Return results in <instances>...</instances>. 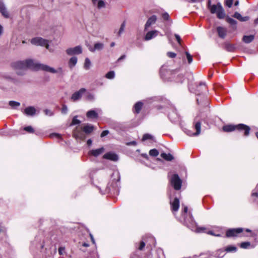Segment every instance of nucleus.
<instances>
[{
  "instance_id": "9b49d317",
  "label": "nucleus",
  "mask_w": 258,
  "mask_h": 258,
  "mask_svg": "<svg viewBox=\"0 0 258 258\" xmlns=\"http://www.w3.org/2000/svg\"><path fill=\"white\" fill-rule=\"evenodd\" d=\"M242 231L243 229L242 228L231 229L226 232V235L227 237L236 236Z\"/></svg>"
},
{
  "instance_id": "a19ab883",
  "label": "nucleus",
  "mask_w": 258,
  "mask_h": 258,
  "mask_svg": "<svg viewBox=\"0 0 258 258\" xmlns=\"http://www.w3.org/2000/svg\"><path fill=\"white\" fill-rule=\"evenodd\" d=\"M153 137L150 134H145L143 137V141H145L148 139H152Z\"/></svg>"
},
{
  "instance_id": "423d86ee",
  "label": "nucleus",
  "mask_w": 258,
  "mask_h": 258,
  "mask_svg": "<svg viewBox=\"0 0 258 258\" xmlns=\"http://www.w3.org/2000/svg\"><path fill=\"white\" fill-rule=\"evenodd\" d=\"M43 69H44V71L47 72L52 74L58 73L60 75H63L64 74V72L62 68L59 67L57 70L53 68H52L48 65H46V66H43Z\"/></svg>"
},
{
  "instance_id": "09e8293b",
  "label": "nucleus",
  "mask_w": 258,
  "mask_h": 258,
  "mask_svg": "<svg viewBox=\"0 0 258 258\" xmlns=\"http://www.w3.org/2000/svg\"><path fill=\"white\" fill-rule=\"evenodd\" d=\"M162 18L165 20H168L169 18V15L168 13H165L163 14Z\"/></svg>"
},
{
  "instance_id": "393cba45",
  "label": "nucleus",
  "mask_w": 258,
  "mask_h": 258,
  "mask_svg": "<svg viewBox=\"0 0 258 258\" xmlns=\"http://www.w3.org/2000/svg\"><path fill=\"white\" fill-rule=\"evenodd\" d=\"M94 130V126L90 124H87L83 127V131L86 134L91 133Z\"/></svg>"
},
{
  "instance_id": "7ed1b4c3",
  "label": "nucleus",
  "mask_w": 258,
  "mask_h": 258,
  "mask_svg": "<svg viewBox=\"0 0 258 258\" xmlns=\"http://www.w3.org/2000/svg\"><path fill=\"white\" fill-rule=\"evenodd\" d=\"M31 43L36 46H45L46 49H49L48 41L41 37H37L32 38Z\"/></svg>"
},
{
  "instance_id": "cd10ccee",
  "label": "nucleus",
  "mask_w": 258,
  "mask_h": 258,
  "mask_svg": "<svg viewBox=\"0 0 258 258\" xmlns=\"http://www.w3.org/2000/svg\"><path fill=\"white\" fill-rule=\"evenodd\" d=\"M161 157L166 161H170L173 159V156L170 154L162 153Z\"/></svg>"
},
{
  "instance_id": "2f4dec72",
  "label": "nucleus",
  "mask_w": 258,
  "mask_h": 258,
  "mask_svg": "<svg viewBox=\"0 0 258 258\" xmlns=\"http://www.w3.org/2000/svg\"><path fill=\"white\" fill-rule=\"evenodd\" d=\"M115 73L114 71H110L108 72L106 75L105 77L108 79H112L114 78Z\"/></svg>"
},
{
  "instance_id": "dca6fc26",
  "label": "nucleus",
  "mask_w": 258,
  "mask_h": 258,
  "mask_svg": "<svg viewBox=\"0 0 258 258\" xmlns=\"http://www.w3.org/2000/svg\"><path fill=\"white\" fill-rule=\"evenodd\" d=\"M103 158L106 159H108L113 161H116L118 160V156L113 153L109 152L103 155Z\"/></svg>"
},
{
  "instance_id": "bb28decb",
  "label": "nucleus",
  "mask_w": 258,
  "mask_h": 258,
  "mask_svg": "<svg viewBox=\"0 0 258 258\" xmlns=\"http://www.w3.org/2000/svg\"><path fill=\"white\" fill-rule=\"evenodd\" d=\"M216 14L218 18L223 19L224 18L225 14L222 6L219 7V9Z\"/></svg>"
},
{
  "instance_id": "4d7b16f0",
  "label": "nucleus",
  "mask_w": 258,
  "mask_h": 258,
  "mask_svg": "<svg viewBox=\"0 0 258 258\" xmlns=\"http://www.w3.org/2000/svg\"><path fill=\"white\" fill-rule=\"evenodd\" d=\"M3 32L4 28L1 25H0V37L2 35Z\"/></svg>"
},
{
  "instance_id": "f03ea898",
  "label": "nucleus",
  "mask_w": 258,
  "mask_h": 258,
  "mask_svg": "<svg viewBox=\"0 0 258 258\" xmlns=\"http://www.w3.org/2000/svg\"><path fill=\"white\" fill-rule=\"evenodd\" d=\"M25 61L26 69L29 68L35 71L42 70L44 71L43 66H46V64L39 63L31 59H26Z\"/></svg>"
},
{
  "instance_id": "2eb2a0df",
  "label": "nucleus",
  "mask_w": 258,
  "mask_h": 258,
  "mask_svg": "<svg viewBox=\"0 0 258 258\" xmlns=\"http://www.w3.org/2000/svg\"><path fill=\"white\" fill-rule=\"evenodd\" d=\"M93 5L100 9L105 7V2L104 0H91Z\"/></svg>"
},
{
  "instance_id": "6ab92c4d",
  "label": "nucleus",
  "mask_w": 258,
  "mask_h": 258,
  "mask_svg": "<svg viewBox=\"0 0 258 258\" xmlns=\"http://www.w3.org/2000/svg\"><path fill=\"white\" fill-rule=\"evenodd\" d=\"M104 151V149L103 147H101L99 149H95V150H92L89 151V155H92L95 157H97L99 156V155L103 153Z\"/></svg>"
},
{
  "instance_id": "de8ad7c7",
  "label": "nucleus",
  "mask_w": 258,
  "mask_h": 258,
  "mask_svg": "<svg viewBox=\"0 0 258 258\" xmlns=\"http://www.w3.org/2000/svg\"><path fill=\"white\" fill-rule=\"evenodd\" d=\"M68 112V107L66 105H63L61 109V112L66 114Z\"/></svg>"
},
{
  "instance_id": "680f3d73",
  "label": "nucleus",
  "mask_w": 258,
  "mask_h": 258,
  "mask_svg": "<svg viewBox=\"0 0 258 258\" xmlns=\"http://www.w3.org/2000/svg\"><path fill=\"white\" fill-rule=\"evenodd\" d=\"M252 196L253 197H257L258 196V194L257 192H253L252 194Z\"/></svg>"
},
{
  "instance_id": "a18cd8bd",
  "label": "nucleus",
  "mask_w": 258,
  "mask_h": 258,
  "mask_svg": "<svg viewBox=\"0 0 258 258\" xmlns=\"http://www.w3.org/2000/svg\"><path fill=\"white\" fill-rule=\"evenodd\" d=\"M167 55L170 58H174L176 56V54L173 52H168Z\"/></svg>"
},
{
  "instance_id": "f3484780",
  "label": "nucleus",
  "mask_w": 258,
  "mask_h": 258,
  "mask_svg": "<svg viewBox=\"0 0 258 258\" xmlns=\"http://www.w3.org/2000/svg\"><path fill=\"white\" fill-rule=\"evenodd\" d=\"M104 45L102 43H97L94 44V47L91 46L88 47L89 50L91 52H95L96 50H100L103 49Z\"/></svg>"
},
{
  "instance_id": "4468645a",
  "label": "nucleus",
  "mask_w": 258,
  "mask_h": 258,
  "mask_svg": "<svg viewBox=\"0 0 258 258\" xmlns=\"http://www.w3.org/2000/svg\"><path fill=\"white\" fill-rule=\"evenodd\" d=\"M158 33L159 31L157 30L150 31L146 34L145 37V40L147 41L150 40L157 36Z\"/></svg>"
},
{
  "instance_id": "13d9d810",
  "label": "nucleus",
  "mask_w": 258,
  "mask_h": 258,
  "mask_svg": "<svg viewBox=\"0 0 258 258\" xmlns=\"http://www.w3.org/2000/svg\"><path fill=\"white\" fill-rule=\"evenodd\" d=\"M51 136H52V137L54 136V137H57V138H60V135H58V134H53V135H51Z\"/></svg>"
},
{
  "instance_id": "b1692460",
  "label": "nucleus",
  "mask_w": 258,
  "mask_h": 258,
  "mask_svg": "<svg viewBox=\"0 0 258 258\" xmlns=\"http://www.w3.org/2000/svg\"><path fill=\"white\" fill-rule=\"evenodd\" d=\"M233 17L241 22L246 21L248 20V19H249L248 17H243L241 15V14L238 12L235 13L233 15Z\"/></svg>"
},
{
  "instance_id": "0e129e2a",
  "label": "nucleus",
  "mask_w": 258,
  "mask_h": 258,
  "mask_svg": "<svg viewBox=\"0 0 258 258\" xmlns=\"http://www.w3.org/2000/svg\"><path fill=\"white\" fill-rule=\"evenodd\" d=\"M130 144H132V145H136V143L135 142H133L131 143Z\"/></svg>"
},
{
  "instance_id": "c756f323",
  "label": "nucleus",
  "mask_w": 258,
  "mask_h": 258,
  "mask_svg": "<svg viewBox=\"0 0 258 258\" xmlns=\"http://www.w3.org/2000/svg\"><path fill=\"white\" fill-rule=\"evenodd\" d=\"M91 65V62L88 58H86L85 60V63L84 67L86 70H89Z\"/></svg>"
},
{
  "instance_id": "5701e85b",
  "label": "nucleus",
  "mask_w": 258,
  "mask_h": 258,
  "mask_svg": "<svg viewBox=\"0 0 258 258\" xmlns=\"http://www.w3.org/2000/svg\"><path fill=\"white\" fill-rule=\"evenodd\" d=\"M86 116L89 118H96L98 117V113L95 110H91L87 112Z\"/></svg>"
},
{
  "instance_id": "0eeeda50",
  "label": "nucleus",
  "mask_w": 258,
  "mask_h": 258,
  "mask_svg": "<svg viewBox=\"0 0 258 258\" xmlns=\"http://www.w3.org/2000/svg\"><path fill=\"white\" fill-rule=\"evenodd\" d=\"M11 67L15 70H25V61H17L11 63Z\"/></svg>"
},
{
  "instance_id": "37998d69",
  "label": "nucleus",
  "mask_w": 258,
  "mask_h": 258,
  "mask_svg": "<svg viewBox=\"0 0 258 258\" xmlns=\"http://www.w3.org/2000/svg\"><path fill=\"white\" fill-rule=\"evenodd\" d=\"M225 5L229 8L231 7L233 3V0H225Z\"/></svg>"
},
{
  "instance_id": "5fc2aeb1",
  "label": "nucleus",
  "mask_w": 258,
  "mask_h": 258,
  "mask_svg": "<svg viewBox=\"0 0 258 258\" xmlns=\"http://www.w3.org/2000/svg\"><path fill=\"white\" fill-rule=\"evenodd\" d=\"M174 36H175V37L176 39L178 41V43L180 44V43H181V38H180V37L179 36V35H178V34H175Z\"/></svg>"
},
{
  "instance_id": "c9c22d12",
  "label": "nucleus",
  "mask_w": 258,
  "mask_h": 258,
  "mask_svg": "<svg viewBox=\"0 0 258 258\" xmlns=\"http://www.w3.org/2000/svg\"><path fill=\"white\" fill-rule=\"evenodd\" d=\"M224 255V251L222 250H219L217 251L215 254V256L216 257H222Z\"/></svg>"
},
{
  "instance_id": "3c124183",
  "label": "nucleus",
  "mask_w": 258,
  "mask_h": 258,
  "mask_svg": "<svg viewBox=\"0 0 258 258\" xmlns=\"http://www.w3.org/2000/svg\"><path fill=\"white\" fill-rule=\"evenodd\" d=\"M109 134V131L107 130L104 131L101 134V137H104Z\"/></svg>"
},
{
  "instance_id": "ddd939ff",
  "label": "nucleus",
  "mask_w": 258,
  "mask_h": 258,
  "mask_svg": "<svg viewBox=\"0 0 258 258\" xmlns=\"http://www.w3.org/2000/svg\"><path fill=\"white\" fill-rule=\"evenodd\" d=\"M217 31L219 37L221 38H224L227 32L226 28L221 26H219L217 28Z\"/></svg>"
},
{
  "instance_id": "79ce46f5",
  "label": "nucleus",
  "mask_w": 258,
  "mask_h": 258,
  "mask_svg": "<svg viewBox=\"0 0 258 258\" xmlns=\"http://www.w3.org/2000/svg\"><path fill=\"white\" fill-rule=\"evenodd\" d=\"M24 130L29 133H33L34 130L31 126H28L24 128Z\"/></svg>"
},
{
  "instance_id": "a878e982",
  "label": "nucleus",
  "mask_w": 258,
  "mask_h": 258,
  "mask_svg": "<svg viewBox=\"0 0 258 258\" xmlns=\"http://www.w3.org/2000/svg\"><path fill=\"white\" fill-rule=\"evenodd\" d=\"M254 35H245L243 37L242 40L246 43H249L251 42L254 39Z\"/></svg>"
},
{
  "instance_id": "4c0bfd02",
  "label": "nucleus",
  "mask_w": 258,
  "mask_h": 258,
  "mask_svg": "<svg viewBox=\"0 0 258 258\" xmlns=\"http://www.w3.org/2000/svg\"><path fill=\"white\" fill-rule=\"evenodd\" d=\"M77 116H74L73 118L72 122L71 125H75L77 124H79L80 123V121L77 118Z\"/></svg>"
},
{
  "instance_id": "f8f14e48",
  "label": "nucleus",
  "mask_w": 258,
  "mask_h": 258,
  "mask_svg": "<svg viewBox=\"0 0 258 258\" xmlns=\"http://www.w3.org/2000/svg\"><path fill=\"white\" fill-rule=\"evenodd\" d=\"M156 20H157V17L155 15H153L151 17H150L148 19V20L145 25V30H147L148 29V28H149L152 25L154 24L155 23Z\"/></svg>"
},
{
  "instance_id": "69168bd1",
  "label": "nucleus",
  "mask_w": 258,
  "mask_h": 258,
  "mask_svg": "<svg viewBox=\"0 0 258 258\" xmlns=\"http://www.w3.org/2000/svg\"><path fill=\"white\" fill-rule=\"evenodd\" d=\"M254 22L255 24H258V18L255 19Z\"/></svg>"
},
{
  "instance_id": "58836bf2",
  "label": "nucleus",
  "mask_w": 258,
  "mask_h": 258,
  "mask_svg": "<svg viewBox=\"0 0 258 258\" xmlns=\"http://www.w3.org/2000/svg\"><path fill=\"white\" fill-rule=\"evenodd\" d=\"M250 243L249 242H244L241 243L240 247L243 248H247L250 246Z\"/></svg>"
},
{
  "instance_id": "49530a36",
  "label": "nucleus",
  "mask_w": 258,
  "mask_h": 258,
  "mask_svg": "<svg viewBox=\"0 0 258 258\" xmlns=\"http://www.w3.org/2000/svg\"><path fill=\"white\" fill-rule=\"evenodd\" d=\"M44 112L46 115L52 116L53 114V112L51 110L47 109H45Z\"/></svg>"
},
{
  "instance_id": "c03bdc74",
  "label": "nucleus",
  "mask_w": 258,
  "mask_h": 258,
  "mask_svg": "<svg viewBox=\"0 0 258 258\" xmlns=\"http://www.w3.org/2000/svg\"><path fill=\"white\" fill-rule=\"evenodd\" d=\"M86 99L89 100H93L94 99V96L91 93H88L86 95Z\"/></svg>"
},
{
  "instance_id": "7c9ffc66",
  "label": "nucleus",
  "mask_w": 258,
  "mask_h": 258,
  "mask_svg": "<svg viewBox=\"0 0 258 258\" xmlns=\"http://www.w3.org/2000/svg\"><path fill=\"white\" fill-rule=\"evenodd\" d=\"M9 104L13 108H15L17 107H18L20 105V103L18 102L15 101H10L9 102Z\"/></svg>"
},
{
  "instance_id": "8fccbe9b",
  "label": "nucleus",
  "mask_w": 258,
  "mask_h": 258,
  "mask_svg": "<svg viewBox=\"0 0 258 258\" xmlns=\"http://www.w3.org/2000/svg\"><path fill=\"white\" fill-rule=\"evenodd\" d=\"M74 136L76 139H81V136L79 135V133H78L77 130L74 132Z\"/></svg>"
},
{
  "instance_id": "6e6552de",
  "label": "nucleus",
  "mask_w": 258,
  "mask_h": 258,
  "mask_svg": "<svg viewBox=\"0 0 258 258\" xmlns=\"http://www.w3.org/2000/svg\"><path fill=\"white\" fill-rule=\"evenodd\" d=\"M86 91V89L85 88H81L78 91H77L73 93L71 96V99L73 101H76L77 100H79L83 94Z\"/></svg>"
},
{
  "instance_id": "bf43d9fd",
  "label": "nucleus",
  "mask_w": 258,
  "mask_h": 258,
  "mask_svg": "<svg viewBox=\"0 0 258 258\" xmlns=\"http://www.w3.org/2000/svg\"><path fill=\"white\" fill-rule=\"evenodd\" d=\"M204 228H202H202H198V229H197V232H201L202 231H203V230H204Z\"/></svg>"
},
{
  "instance_id": "39448f33",
  "label": "nucleus",
  "mask_w": 258,
  "mask_h": 258,
  "mask_svg": "<svg viewBox=\"0 0 258 258\" xmlns=\"http://www.w3.org/2000/svg\"><path fill=\"white\" fill-rule=\"evenodd\" d=\"M66 51L69 55L80 54L82 53V48L80 45H78L73 48H68Z\"/></svg>"
},
{
  "instance_id": "a211bd4d",
  "label": "nucleus",
  "mask_w": 258,
  "mask_h": 258,
  "mask_svg": "<svg viewBox=\"0 0 258 258\" xmlns=\"http://www.w3.org/2000/svg\"><path fill=\"white\" fill-rule=\"evenodd\" d=\"M36 109L33 106H29L28 107H26L24 110V113L28 116H33L35 115L36 113Z\"/></svg>"
},
{
  "instance_id": "72a5a7b5",
  "label": "nucleus",
  "mask_w": 258,
  "mask_h": 258,
  "mask_svg": "<svg viewBox=\"0 0 258 258\" xmlns=\"http://www.w3.org/2000/svg\"><path fill=\"white\" fill-rule=\"evenodd\" d=\"M125 27V22H123V23L121 24V25L120 26V29H119V31L118 32V36H120L121 34L123 33V32L124 30Z\"/></svg>"
},
{
  "instance_id": "e2e57ef3",
  "label": "nucleus",
  "mask_w": 258,
  "mask_h": 258,
  "mask_svg": "<svg viewBox=\"0 0 258 258\" xmlns=\"http://www.w3.org/2000/svg\"><path fill=\"white\" fill-rule=\"evenodd\" d=\"M187 210H188V208H187V207H185L184 208V211H183V212H184V213L185 214L187 213Z\"/></svg>"
},
{
  "instance_id": "864d4df0",
  "label": "nucleus",
  "mask_w": 258,
  "mask_h": 258,
  "mask_svg": "<svg viewBox=\"0 0 258 258\" xmlns=\"http://www.w3.org/2000/svg\"><path fill=\"white\" fill-rule=\"evenodd\" d=\"M64 251V248L60 247L58 248V252L59 254L62 255Z\"/></svg>"
},
{
  "instance_id": "774afa93",
  "label": "nucleus",
  "mask_w": 258,
  "mask_h": 258,
  "mask_svg": "<svg viewBox=\"0 0 258 258\" xmlns=\"http://www.w3.org/2000/svg\"><path fill=\"white\" fill-rule=\"evenodd\" d=\"M238 4H239L238 2V1H236V2H235V6H237V5H238Z\"/></svg>"
},
{
  "instance_id": "ea45409f",
  "label": "nucleus",
  "mask_w": 258,
  "mask_h": 258,
  "mask_svg": "<svg viewBox=\"0 0 258 258\" xmlns=\"http://www.w3.org/2000/svg\"><path fill=\"white\" fill-rule=\"evenodd\" d=\"M185 55L186 56L188 63H190L192 61V56L188 52H185Z\"/></svg>"
},
{
  "instance_id": "412c9836",
  "label": "nucleus",
  "mask_w": 258,
  "mask_h": 258,
  "mask_svg": "<svg viewBox=\"0 0 258 258\" xmlns=\"http://www.w3.org/2000/svg\"><path fill=\"white\" fill-rule=\"evenodd\" d=\"M195 127L196 130V132L189 134V136H198L201 133V123L200 122H196L195 125Z\"/></svg>"
},
{
  "instance_id": "338daca9",
  "label": "nucleus",
  "mask_w": 258,
  "mask_h": 258,
  "mask_svg": "<svg viewBox=\"0 0 258 258\" xmlns=\"http://www.w3.org/2000/svg\"><path fill=\"white\" fill-rule=\"evenodd\" d=\"M115 43L114 42H112L110 44V46L111 47H113Z\"/></svg>"
},
{
  "instance_id": "473e14b6",
  "label": "nucleus",
  "mask_w": 258,
  "mask_h": 258,
  "mask_svg": "<svg viewBox=\"0 0 258 258\" xmlns=\"http://www.w3.org/2000/svg\"><path fill=\"white\" fill-rule=\"evenodd\" d=\"M149 154L151 156L156 157L159 155V152L155 149H152L150 151Z\"/></svg>"
},
{
  "instance_id": "9d476101",
  "label": "nucleus",
  "mask_w": 258,
  "mask_h": 258,
  "mask_svg": "<svg viewBox=\"0 0 258 258\" xmlns=\"http://www.w3.org/2000/svg\"><path fill=\"white\" fill-rule=\"evenodd\" d=\"M0 12L5 18H10V14L5 5L3 2L0 1Z\"/></svg>"
},
{
  "instance_id": "f704fd0d",
  "label": "nucleus",
  "mask_w": 258,
  "mask_h": 258,
  "mask_svg": "<svg viewBox=\"0 0 258 258\" xmlns=\"http://www.w3.org/2000/svg\"><path fill=\"white\" fill-rule=\"evenodd\" d=\"M226 21L228 23H229L230 25L233 26H235L237 24L236 21L232 18L230 17L226 18Z\"/></svg>"
},
{
  "instance_id": "e433bc0d",
  "label": "nucleus",
  "mask_w": 258,
  "mask_h": 258,
  "mask_svg": "<svg viewBox=\"0 0 258 258\" xmlns=\"http://www.w3.org/2000/svg\"><path fill=\"white\" fill-rule=\"evenodd\" d=\"M225 250L227 252L235 251L236 250V247L233 246H229L226 247Z\"/></svg>"
},
{
  "instance_id": "1a4fd4ad",
  "label": "nucleus",
  "mask_w": 258,
  "mask_h": 258,
  "mask_svg": "<svg viewBox=\"0 0 258 258\" xmlns=\"http://www.w3.org/2000/svg\"><path fill=\"white\" fill-rule=\"evenodd\" d=\"M170 204L173 213L178 211L179 207V200L177 198H175L173 201H170Z\"/></svg>"
},
{
  "instance_id": "4be33fe9",
  "label": "nucleus",
  "mask_w": 258,
  "mask_h": 258,
  "mask_svg": "<svg viewBox=\"0 0 258 258\" xmlns=\"http://www.w3.org/2000/svg\"><path fill=\"white\" fill-rule=\"evenodd\" d=\"M220 7H221V5L220 3H218L217 5L209 6V9L211 13L212 14L217 13Z\"/></svg>"
},
{
  "instance_id": "c85d7f7f",
  "label": "nucleus",
  "mask_w": 258,
  "mask_h": 258,
  "mask_svg": "<svg viewBox=\"0 0 258 258\" xmlns=\"http://www.w3.org/2000/svg\"><path fill=\"white\" fill-rule=\"evenodd\" d=\"M143 107V103L141 102H137L134 106L135 111L139 113Z\"/></svg>"
},
{
  "instance_id": "20e7f679",
  "label": "nucleus",
  "mask_w": 258,
  "mask_h": 258,
  "mask_svg": "<svg viewBox=\"0 0 258 258\" xmlns=\"http://www.w3.org/2000/svg\"><path fill=\"white\" fill-rule=\"evenodd\" d=\"M170 182L175 190H179L180 189L182 181L177 174H175L173 175L170 179Z\"/></svg>"
},
{
  "instance_id": "f257e3e1",
  "label": "nucleus",
  "mask_w": 258,
  "mask_h": 258,
  "mask_svg": "<svg viewBox=\"0 0 258 258\" xmlns=\"http://www.w3.org/2000/svg\"><path fill=\"white\" fill-rule=\"evenodd\" d=\"M235 130H237L239 131L244 130V135L248 136L249 133L250 128L249 126L243 124H239L237 125L229 124L224 125L223 127V130L224 132H232L234 131Z\"/></svg>"
},
{
  "instance_id": "603ef678",
  "label": "nucleus",
  "mask_w": 258,
  "mask_h": 258,
  "mask_svg": "<svg viewBox=\"0 0 258 258\" xmlns=\"http://www.w3.org/2000/svg\"><path fill=\"white\" fill-rule=\"evenodd\" d=\"M233 48H234V47L233 46L230 45V44H228L226 45V49L228 50V51H232L233 50Z\"/></svg>"
},
{
  "instance_id": "052dcab7",
  "label": "nucleus",
  "mask_w": 258,
  "mask_h": 258,
  "mask_svg": "<svg viewBox=\"0 0 258 258\" xmlns=\"http://www.w3.org/2000/svg\"><path fill=\"white\" fill-rule=\"evenodd\" d=\"M92 144V140L91 139H89L88 141H87V144L88 145H91Z\"/></svg>"
},
{
  "instance_id": "aec40b11",
  "label": "nucleus",
  "mask_w": 258,
  "mask_h": 258,
  "mask_svg": "<svg viewBox=\"0 0 258 258\" xmlns=\"http://www.w3.org/2000/svg\"><path fill=\"white\" fill-rule=\"evenodd\" d=\"M78 58L76 56L72 57L69 60L68 66L70 69H73L77 64Z\"/></svg>"
},
{
  "instance_id": "6e6d98bb",
  "label": "nucleus",
  "mask_w": 258,
  "mask_h": 258,
  "mask_svg": "<svg viewBox=\"0 0 258 258\" xmlns=\"http://www.w3.org/2000/svg\"><path fill=\"white\" fill-rule=\"evenodd\" d=\"M145 242H143V241H142V242H141V243H140V247H139V249L140 250H142V249H143V248L145 247Z\"/></svg>"
}]
</instances>
